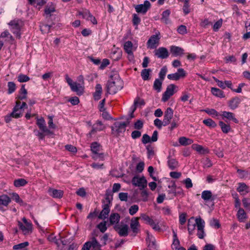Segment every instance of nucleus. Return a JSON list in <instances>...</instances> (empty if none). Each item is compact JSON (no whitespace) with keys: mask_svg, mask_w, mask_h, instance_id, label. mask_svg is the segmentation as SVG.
<instances>
[{"mask_svg":"<svg viewBox=\"0 0 250 250\" xmlns=\"http://www.w3.org/2000/svg\"><path fill=\"white\" fill-rule=\"evenodd\" d=\"M237 216L238 220L241 222H244L245 219L247 218V215L246 212H245L244 210L241 208H240L238 210Z\"/></svg>","mask_w":250,"mask_h":250,"instance_id":"7c9ffc66","label":"nucleus"},{"mask_svg":"<svg viewBox=\"0 0 250 250\" xmlns=\"http://www.w3.org/2000/svg\"><path fill=\"white\" fill-rule=\"evenodd\" d=\"M119 198L122 201H126L127 200L128 194L125 192H121L119 194Z\"/></svg>","mask_w":250,"mask_h":250,"instance_id":"338daca9","label":"nucleus"},{"mask_svg":"<svg viewBox=\"0 0 250 250\" xmlns=\"http://www.w3.org/2000/svg\"><path fill=\"white\" fill-rule=\"evenodd\" d=\"M160 33L152 35L147 42V47L150 49L156 48L159 45Z\"/></svg>","mask_w":250,"mask_h":250,"instance_id":"423d86ee","label":"nucleus"},{"mask_svg":"<svg viewBox=\"0 0 250 250\" xmlns=\"http://www.w3.org/2000/svg\"><path fill=\"white\" fill-rule=\"evenodd\" d=\"M202 198L205 201H208L211 199L212 193L209 190H204L202 193Z\"/></svg>","mask_w":250,"mask_h":250,"instance_id":"c03bdc74","label":"nucleus"},{"mask_svg":"<svg viewBox=\"0 0 250 250\" xmlns=\"http://www.w3.org/2000/svg\"><path fill=\"white\" fill-rule=\"evenodd\" d=\"M173 111L170 107H168L165 112L164 117V124L165 125H168L173 117Z\"/></svg>","mask_w":250,"mask_h":250,"instance_id":"ddd939ff","label":"nucleus"},{"mask_svg":"<svg viewBox=\"0 0 250 250\" xmlns=\"http://www.w3.org/2000/svg\"><path fill=\"white\" fill-rule=\"evenodd\" d=\"M222 24V20L220 19L215 24L213 25V29L215 31H216L218 30L219 28L221 27Z\"/></svg>","mask_w":250,"mask_h":250,"instance_id":"774afa93","label":"nucleus"},{"mask_svg":"<svg viewBox=\"0 0 250 250\" xmlns=\"http://www.w3.org/2000/svg\"><path fill=\"white\" fill-rule=\"evenodd\" d=\"M12 199L21 205L23 204V201L20 198L19 195L16 193H12L11 194Z\"/></svg>","mask_w":250,"mask_h":250,"instance_id":"8fccbe9b","label":"nucleus"},{"mask_svg":"<svg viewBox=\"0 0 250 250\" xmlns=\"http://www.w3.org/2000/svg\"><path fill=\"white\" fill-rule=\"evenodd\" d=\"M150 70L149 69H144L141 72V76L144 80H147L149 79V73Z\"/></svg>","mask_w":250,"mask_h":250,"instance_id":"de8ad7c7","label":"nucleus"},{"mask_svg":"<svg viewBox=\"0 0 250 250\" xmlns=\"http://www.w3.org/2000/svg\"><path fill=\"white\" fill-rule=\"evenodd\" d=\"M129 124V122H116L112 127V130L115 131L118 133L124 132L125 130L126 126Z\"/></svg>","mask_w":250,"mask_h":250,"instance_id":"9d476101","label":"nucleus"},{"mask_svg":"<svg viewBox=\"0 0 250 250\" xmlns=\"http://www.w3.org/2000/svg\"><path fill=\"white\" fill-rule=\"evenodd\" d=\"M178 87L174 84L168 85L166 91L163 93L162 101L165 102L167 101L171 96L177 92Z\"/></svg>","mask_w":250,"mask_h":250,"instance_id":"7ed1b4c3","label":"nucleus"},{"mask_svg":"<svg viewBox=\"0 0 250 250\" xmlns=\"http://www.w3.org/2000/svg\"><path fill=\"white\" fill-rule=\"evenodd\" d=\"M100 145L96 142L93 143L91 146V150L94 155L92 156V158L94 160H97L99 158L103 159V155L102 153L99 154V152L100 151Z\"/></svg>","mask_w":250,"mask_h":250,"instance_id":"0eeeda50","label":"nucleus"},{"mask_svg":"<svg viewBox=\"0 0 250 250\" xmlns=\"http://www.w3.org/2000/svg\"><path fill=\"white\" fill-rule=\"evenodd\" d=\"M120 216L117 213H111L109 217V220L111 224L118 223L120 221Z\"/></svg>","mask_w":250,"mask_h":250,"instance_id":"f704fd0d","label":"nucleus"},{"mask_svg":"<svg viewBox=\"0 0 250 250\" xmlns=\"http://www.w3.org/2000/svg\"><path fill=\"white\" fill-rule=\"evenodd\" d=\"M171 53L174 56L181 55L184 53V50L177 46H172L170 48Z\"/></svg>","mask_w":250,"mask_h":250,"instance_id":"c756f323","label":"nucleus"},{"mask_svg":"<svg viewBox=\"0 0 250 250\" xmlns=\"http://www.w3.org/2000/svg\"><path fill=\"white\" fill-rule=\"evenodd\" d=\"M240 102V100L239 98L236 97L232 99H231L229 104V107L231 109H234L237 108Z\"/></svg>","mask_w":250,"mask_h":250,"instance_id":"c85d7f7f","label":"nucleus"},{"mask_svg":"<svg viewBox=\"0 0 250 250\" xmlns=\"http://www.w3.org/2000/svg\"><path fill=\"white\" fill-rule=\"evenodd\" d=\"M196 226L195 219L193 217H190L188 220V229L189 234H192Z\"/></svg>","mask_w":250,"mask_h":250,"instance_id":"4be33fe9","label":"nucleus"},{"mask_svg":"<svg viewBox=\"0 0 250 250\" xmlns=\"http://www.w3.org/2000/svg\"><path fill=\"white\" fill-rule=\"evenodd\" d=\"M179 142L182 146H186L191 144L193 141L192 140L185 137H181L179 138Z\"/></svg>","mask_w":250,"mask_h":250,"instance_id":"72a5a7b5","label":"nucleus"},{"mask_svg":"<svg viewBox=\"0 0 250 250\" xmlns=\"http://www.w3.org/2000/svg\"><path fill=\"white\" fill-rule=\"evenodd\" d=\"M37 124L40 129L42 130L43 132L46 133L47 134L51 133L50 131L47 128L45 125V121L42 117H41L40 118H37Z\"/></svg>","mask_w":250,"mask_h":250,"instance_id":"2eb2a0df","label":"nucleus"},{"mask_svg":"<svg viewBox=\"0 0 250 250\" xmlns=\"http://www.w3.org/2000/svg\"><path fill=\"white\" fill-rule=\"evenodd\" d=\"M97 227L102 232H104L107 229L106 222L100 223Z\"/></svg>","mask_w":250,"mask_h":250,"instance_id":"052dcab7","label":"nucleus"},{"mask_svg":"<svg viewBox=\"0 0 250 250\" xmlns=\"http://www.w3.org/2000/svg\"><path fill=\"white\" fill-rule=\"evenodd\" d=\"M27 91L25 88L24 85H22L20 91L19 99L21 100L25 99L27 97Z\"/></svg>","mask_w":250,"mask_h":250,"instance_id":"58836bf2","label":"nucleus"},{"mask_svg":"<svg viewBox=\"0 0 250 250\" xmlns=\"http://www.w3.org/2000/svg\"><path fill=\"white\" fill-rule=\"evenodd\" d=\"M50 28V26L47 24H42L40 26L41 30L43 33H47L49 32Z\"/></svg>","mask_w":250,"mask_h":250,"instance_id":"0e129e2a","label":"nucleus"},{"mask_svg":"<svg viewBox=\"0 0 250 250\" xmlns=\"http://www.w3.org/2000/svg\"><path fill=\"white\" fill-rule=\"evenodd\" d=\"M116 229L121 236H126L128 235V227L127 225L118 226Z\"/></svg>","mask_w":250,"mask_h":250,"instance_id":"412c9836","label":"nucleus"},{"mask_svg":"<svg viewBox=\"0 0 250 250\" xmlns=\"http://www.w3.org/2000/svg\"><path fill=\"white\" fill-rule=\"evenodd\" d=\"M49 193L54 198H61L63 195V191L55 189H49Z\"/></svg>","mask_w":250,"mask_h":250,"instance_id":"393cba45","label":"nucleus"},{"mask_svg":"<svg viewBox=\"0 0 250 250\" xmlns=\"http://www.w3.org/2000/svg\"><path fill=\"white\" fill-rule=\"evenodd\" d=\"M11 198L6 194H3L0 196V210L4 211L2 206L7 207L11 202Z\"/></svg>","mask_w":250,"mask_h":250,"instance_id":"a211bd4d","label":"nucleus"},{"mask_svg":"<svg viewBox=\"0 0 250 250\" xmlns=\"http://www.w3.org/2000/svg\"><path fill=\"white\" fill-rule=\"evenodd\" d=\"M139 210V207L137 205L131 206L129 208V213L130 215H134Z\"/></svg>","mask_w":250,"mask_h":250,"instance_id":"4d7b16f0","label":"nucleus"},{"mask_svg":"<svg viewBox=\"0 0 250 250\" xmlns=\"http://www.w3.org/2000/svg\"><path fill=\"white\" fill-rule=\"evenodd\" d=\"M18 226L24 234H28L31 233L32 231V224H27V225H25L20 221H18Z\"/></svg>","mask_w":250,"mask_h":250,"instance_id":"f3484780","label":"nucleus"},{"mask_svg":"<svg viewBox=\"0 0 250 250\" xmlns=\"http://www.w3.org/2000/svg\"><path fill=\"white\" fill-rule=\"evenodd\" d=\"M189 0H185V3L183 7V12L187 15L190 12L189 10Z\"/></svg>","mask_w":250,"mask_h":250,"instance_id":"5fc2aeb1","label":"nucleus"},{"mask_svg":"<svg viewBox=\"0 0 250 250\" xmlns=\"http://www.w3.org/2000/svg\"><path fill=\"white\" fill-rule=\"evenodd\" d=\"M155 230L159 231L160 230L161 228L159 225H158V222L157 221H154L152 220L151 223L149 224Z\"/></svg>","mask_w":250,"mask_h":250,"instance_id":"13d9d810","label":"nucleus"},{"mask_svg":"<svg viewBox=\"0 0 250 250\" xmlns=\"http://www.w3.org/2000/svg\"><path fill=\"white\" fill-rule=\"evenodd\" d=\"M145 104V102L143 99H142L139 97H137L134 101L132 112H134L137 107H141V106L144 105Z\"/></svg>","mask_w":250,"mask_h":250,"instance_id":"bb28decb","label":"nucleus"},{"mask_svg":"<svg viewBox=\"0 0 250 250\" xmlns=\"http://www.w3.org/2000/svg\"><path fill=\"white\" fill-rule=\"evenodd\" d=\"M18 81L20 83H23V82H28L30 78L28 76H27L26 75L20 74L18 76Z\"/></svg>","mask_w":250,"mask_h":250,"instance_id":"864d4df0","label":"nucleus"},{"mask_svg":"<svg viewBox=\"0 0 250 250\" xmlns=\"http://www.w3.org/2000/svg\"><path fill=\"white\" fill-rule=\"evenodd\" d=\"M167 72V68L166 66L163 67L159 73V77L161 80H163Z\"/></svg>","mask_w":250,"mask_h":250,"instance_id":"680f3d73","label":"nucleus"},{"mask_svg":"<svg viewBox=\"0 0 250 250\" xmlns=\"http://www.w3.org/2000/svg\"><path fill=\"white\" fill-rule=\"evenodd\" d=\"M28 245V243L27 242L20 243L19 244L15 245L13 246V248L14 250H20L22 249L27 246Z\"/></svg>","mask_w":250,"mask_h":250,"instance_id":"bf43d9fd","label":"nucleus"},{"mask_svg":"<svg viewBox=\"0 0 250 250\" xmlns=\"http://www.w3.org/2000/svg\"><path fill=\"white\" fill-rule=\"evenodd\" d=\"M150 7V3L149 1H145L144 4H138L135 6L136 11L138 13L145 14Z\"/></svg>","mask_w":250,"mask_h":250,"instance_id":"1a4fd4ad","label":"nucleus"},{"mask_svg":"<svg viewBox=\"0 0 250 250\" xmlns=\"http://www.w3.org/2000/svg\"><path fill=\"white\" fill-rule=\"evenodd\" d=\"M8 86V94H11L15 91L16 90V84L12 82H9L7 84Z\"/></svg>","mask_w":250,"mask_h":250,"instance_id":"603ef678","label":"nucleus"},{"mask_svg":"<svg viewBox=\"0 0 250 250\" xmlns=\"http://www.w3.org/2000/svg\"><path fill=\"white\" fill-rule=\"evenodd\" d=\"M96 91L94 94V98L96 100H99L102 92V87L101 84H97L96 85Z\"/></svg>","mask_w":250,"mask_h":250,"instance_id":"37998d69","label":"nucleus"},{"mask_svg":"<svg viewBox=\"0 0 250 250\" xmlns=\"http://www.w3.org/2000/svg\"><path fill=\"white\" fill-rule=\"evenodd\" d=\"M123 87V81L121 80L119 75L115 73L110 75L107 83V91L110 94L116 93Z\"/></svg>","mask_w":250,"mask_h":250,"instance_id":"f257e3e1","label":"nucleus"},{"mask_svg":"<svg viewBox=\"0 0 250 250\" xmlns=\"http://www.w3.org/2000/svg\"><path fill=\"white\" fill-rule=\"evenodd\" d=\"M27 183V181L26 180L21 178L15 180L14 182V185L17 188H19L24 186Z\"/></svg>","mask_w":250,"mask_h":250,"instance_id":"ea45409f","label":"nucleus"},{"mask_svg":"<svg viewBox=\"0 0 250 250\" xmlns=\"http://www.w3.org/2000/svg\"><path fill=\"white\" fill-rule=\"evenodd\" d=\"M9 24L11 26L12 28L13 29H16L17 31L16 32H13L14 33H16L17 37H20V35L19 34L18 30L20 29L21 26V23L19 21H11Z\"/></svg>","mask_w":250,"mask_h":250,"instance_id":"5701e85b","label":"nucleus"},{"mask_svg":"<svg viewBox=\"0 0 250 250\" xmlns=\"http://www.w3.org/2000/svg\"><path fill=\"white\" fill-rule=\"evenodd\" d=\"M186 76V73L183 68L178 69L177 72L173 74H168L167 78L169 80L177 81L180 79L184 78Z\"/></svg>","mask_w":250,"mask_h":250,"instance_id":"6e6552de","label":"nucleus"},{"mask_svg":"<svg viewBox=\"0 0 250 250\" xmlns=\"http://www.w3.org/2000/svg\"><path fill=\"white\" fill-rule=\"evenodd\" d=\"M193 149L195 150L200 154H206L208 153V150L202 146L197 144H193L191 146Z\"/></svg>","mask_w":250,"mask_h":250,"instance_id":"b1692460","label":"nucleus"},{"mask_svg":"<svg viewBox=\"0 0 250 250\" xmlns=\"http://www.w3.org/2000/svg\"><path fill=\"white\" fill-rule=\"evenodd\" d=\"M195 221L197 227V235L200 239H203L205 236V221L200 217L196 218Z\"/></svg>","mask_w":250,"mask_h":250,"instance_id":"39448f33","label":"nucleus"},{"mask_svg":"<svg viewBox=\"0 0 250 250\" xmlns=\"http://www.w3.org/2000/svg\"><path fill=\"white\" fill-rule=\"evenodd\" d=\"M221 116L222 117V119H226L229 121H232L235 123H237L238 121L235 117L234 114L230 112L223 111L221 112Z\"/></svg>","mask_w":250,"mask_h":250,"instance_id":"dca6fc26","label":"nucleus"},{"mask_svg":"<svg viewBox=\"0 0 250 250\" xmlns=\"http://www.w3.org/2000/svg\"><path fill=\"white\" fill-rule=\"evenodd\" d=\"M244 207L249 209H250V199L245 198L242 200Z\"/></svg>","mask_w":250,"mask_h":250,"instance_id":"69168bd1","label":"nucleus"},{"mask_svg":"<svg viewBox=\"0 0 250 250\" xmlns=\"http://www.w3.org/2000/svg\"><path fill=\"white\" fill-rule=\"evenodd\" d=\"M203 111L212 117L218 116L219 115V114L214 109L208 108L204 110Z\"/></svg>","mask_w":250,"mask_h":250,"instance_id":"6e6d98bb","label":"nucleus"},{"mask_svg":"<svg viewBox=\"0 0 250 250\" xmlns=\"http://www.w3.org/2000/svg\"><path fill=\"white\" fill-rule=\"evenodd\" d=\"M203 122L207 126L211 127H215L217 125L211 119L204 120Z\"/></svg>","mask_w":250,"mask_h":250,"instance_id":"09e8293b","label":"nucleus"},{"mask_svg":"<svg viewBox=\"0 0 250 250\" xmlns=\"http://www.w3.org/2000/svg\"><path fill=\"white\" fill-rule=\"evenodd\" d=\"M173 242L171 245L172 248L173 250H176L178 249L180 246V242L177 237V235L176 233L173 231Z\"/></svg>","mask_w":250,"mask_h":250,"instance_id":"79ce46f5","label":"nucleus"},{"mask_svg":"<svg viewBox=\"0 0 250 250\" xmlns=\"http://www.w3.org/2000/svg\"><path fill=\"white\" fill-rule=\"evenodd\" d=\"M21 103L20 101L16 102V104L13 109V112L11 113L13 118H19L22 115L23 112L19 108V104Z\"/></svg>","mask_w":250,"mask_h":250,"instance_id":"6ab92c4d","label":"nucleus"},{"mask_svg":"<svg viewBox=\"0 0 250 250\" xmlns=\"http://www.w3.org/2000/svg\"><path fill=\"white\" fill-rule=\"evenodd\" d=\"M211 92L213 95H214L216 97H218L219 98L225 97V95L224 94V92L221 90H220L218 88L212 87L211 89Z\"/></svg>","mask_w":250,"mask_h":250,"instance_id":"4c0bfd02","label":"nucleus"},{"mask_svg":"<svg viewBox=\"0 0 250 250\" xmlns=\"http://www.w3.org/2000/svg\"><path fill=\"white\" fill-rule=\"evenodd\" d=\"M140 219L141 218L144 221H145L147 224H149L152 220L148 216L146 215L145 214H142L139 217Z\"/></svg>","mask_w":250,"mask_h":250,"instance_id":"e2e57ef3","label":"nucleus"},{"mask_svg":"<svg viewBox=\"0 0 250 250\" xmlns=\"http://www.w3.org/2000/svg\"><path fill=\"white\" fill-rule=\"evenodd\" d=\"M154 54L158 58L165 59L168 56V52L167 48L162 47L155 50Z\"/></svg>","mask_w":250,"mask_h":250,"instance_id":"f8f14e48","label":"nucleus"},{"mask_svg":"<svg viewBox=\"0 0 250 250\" xmlns=\"http://www.w3.org/2000/svg\"><path fill=\"white\" fill-rule=\"evenodd\" d=\"M237 191L242 195H245L249 192V187L245 183H239Z\"/></svg>","mask_w":250,"mask_h":250,"instance_id":"a878e982","label":"nucleus"},{"mask_svg":"<svg viewBox=\"0 0 250 250\" xmlns=\"http://www.w3.org/2000/svg\"><path fill=\"white\" fill-rule=\"evenodd\" d=\"M219 125L223 133H228L230 131V127L229 125L226 124L222 121H220L219 122Z\"/></svg>","mask_w":250,"mask_h":250,"instance_id":"a19ab883","label":"nucleus"},{"mask_svg":"<svg viewBox=\"0 0 250 250\" xmlns=\"http://www.w3.org/2000/svg\"><path fill=\"white\" fill-rule=\"evenodd\" d=\"M110 209L109 204H105L103 205V209L100 212L98 217L101 219H105L107 218Z\"/></svg>","mask_w":250,"mask_h":250,"instance_id":"4468645a","label":"nucleus"},{"mask_svg":"<svg viewBox=\"0 0 250 250\" xmlns=\"http://www.w3.org/2000/svg\"><path fill=\"white\" fill-rule=\"evenodd\" d=\"M79 15L82 16L83 19L89 20V17L90 16L91 14L90 12L86 9L83 10L82 11H80L78 13Z\"/></svg>","mask_w":250,"mask_h":250,"instance_id":"3c124183","label":"nucleus"},{"mask_svg":"<svg viewBox=\"0 0 250 250\" xmlns=\"http://www.w3.org/2000/svg\"><path fill=\"white\" fill-rule=\"evenodd\" d=\"M170 14V11L168 9L164 11L162 13L161 21L166 24L170 23L169 16Z\"/></svg>","mask_w":250,"mask_h":250,"instance_id":"2f4dec72","label":"nucleus"},{"mask_svg":"<svg viewBox=\"0 0 250 250\" xmlns=\"http://www.w3.org/2000/svg\"><path fill=\"white\" fill-rule=\"evenodd\" d=\"M132 184L135 187H138L140 189L146 187L147 181L144 176H135L132 179Z\"/></svg>","mask_w":250,"mask_h":250,"instance_id":"20e7f679","label":"nucleus"},{"mask_svg":"<svg viewBox=\"0 0 250 250\" xmlns=\"http://www.w3.org/2000/svg\"><path fill=\"white\" fill-rule=\"evenodd\" d=\"M237 172L239 174V176L241 178H244V179L249 178V179H250V173H249L248 172L245 171L244 170H240V169H238L237 170Z\"/></svg>","mask_w":250,"mask_h":250,"instance_id":"49530a36","label":"nucleus"},{"mask_svg":"<svg viewBox=\"0 0 250 250\" xmlns=\"http://www.w3.org/2000/svg\"><path fill=\"white\" fill-rule=\"evenodd\" d=\"M167 165L169 168L171 169H174L178 167V162L174 159L168 157Z\"/></svg>","mask_w":250,"mask_h":250,"instance_id":"c9c22d12","label":"nucleus"},{"mask_svg":"<svg viewBox=\"0 0 250 250\" xmlns=\"http://www.w3.org/2000/svg\"><path fill=\"white\" fill-rule=\"evenodd\" d=\"M105 128L104 125L103 123L99 121H98L94 125L93 129L91 130V133H92L96 131H101L104 129Z\"/></svg>","mask_w":250,"mask_h":250,"instance_id":"473e14b6","label":"nucleus"},{"mask_svg":"<svg viewBox=\"0 0 250 250\" xmlns=\"http://www.w3.org/2000/svg\"><path fill=\"white\" fill-rule=\"evenodd\" d=\"M92 235L93 236L91 240L89 241L91 247H92L94 250H102L101 249V245L96 238V236H97L98 235L94 233Z\"/></svg>","mask_w":250,"mask_h":250,"instance_id":"aec40b11","label":"nucleus"},{"mask_svg":"<svg viewBox=\"0 0 250 250\" xmlns=\"http://www.w3.org/2000/svg\"><path fill=\"white\" fill-rule=\"evenodd\" d=\"M65 78L66 82L70 86L72 91L76 92L78 95H81L83 94V86L82 84L74 82L69 77L68 75H66Z\"/></svg>","mask_w":250,"mask_h":250,"instance_id":"f03ea898","label":"nucleus"},{"mask_svg":"<svg viewBox=\"0 0 250 250\" xmlns=\"http://www.w3.org/2000/svg\"><path fill=\"white\" fill-rule=\"evenodd\" d=\"M31 5L40 9L41 7L45 3V0H28Z\"/></svg>","mask_w":250,"mask_h":250,"instance_id":"cd10ccee","label":"nucleus"},{"mask_svg":"<svg viewBox=\"0 0 250 250\" xmlns=\"http://www.w3.org/2000/svg\"><path fill=\"white\" fill-rule=\"evenodd\" d=\"M133 45L130 41H127L125 42L124 44V49L125 52L130 56L132 57Z\"/></svg>","mask_w":250,"mask_h":250,"instance_id":"e433bc0d","label":"nucleus"},{"mask_svg":"<svg viewBox=\"0 0 250 250\" xmlns=\"http://www.w3.org/2000/svg\"><path fill=\"white\" fill-rule=\"evenodd\" d=\"M139 219V217H133L130 220V227L133 233H137L139 231L140 227Z\"/></svg>","mask_w":250,"mask_h":250,"instance_id":"9b49d317","label":"nucleus"},{"mask_svg":"<svg viewBox=\"0 0 250 250\" xmlns=\"http://www.w3.org/2000/svg\"><path fill=\"white\" fill-rule=\"evenodd\" d=\"M163 81V80L160 79H156L154 81L153 85L154 88L158 92L161 90Z\"/></svg>","mask_w":250,"mask_h":250,"instance_id":"a18cd8bd","label":"nucleus"}]
</instances>
